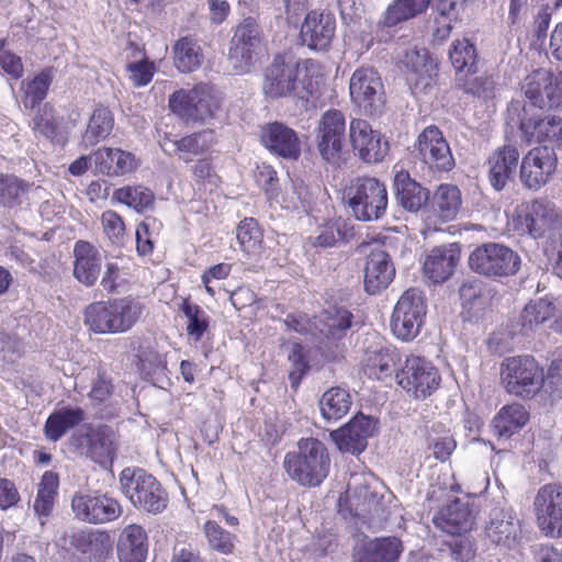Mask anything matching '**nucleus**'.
Returning <instances> with one entry per match:
<instances>
[{"label": "nucleus", "mask_w": 562, "mask_h": 562, "mask_svg": "<svg viewBox=\"0 0 562 562\" xmlns=\"http://www.w3.org/2000/svg\"><path fill=\"white\" fill-rule=\"evenodd\" d=\"M283 467L302 486H317L328 475L330 458L325 445L315 438H302L295 451L285 454Z\"/></svg>", "instance_id": "1"}, {"label": "nucleus", "mask_w": 562, "mask_h": 562, "mask_svg": "<svg viewBox=\"0 0 562 562\" xmlns=\"http://www.w3.org/2000/svg\"><path fill=\"white\" fill-rule=\"evenodd\" d=\"M342 200L349 214L357 221H379L386 213L387 189L385 183L375 177H357L346 187Z\"/></svg>", "instance_id": "2"}, {"label": "nucleus", "mask_w": 562, "mask_h": 562, "mask_svg": "<svg viewBox=\"0 0 562 562\" xmlns=\"http://www.w3.org/2000/svg\"><path fill=\"white\" fill-rule=\"evenodd\" d=\"M143 308L142 303L132 297L95 302L87 306L85 324L97 334L125 333L136 324Z\"/></svg>", "instance_id": "3"}, {"label": "nucleus", "mask_w": 562, "mask_h": 562, "mask_svg": "<svg viewBox=\"0 0 562 562\" xmlns=\"http://www.w3.org/2000/svg\"><path fill=\"white\" fill-rule=\"evenodd\" d=\"M123 494L138 509L150 514L164 512L168 494L155 476L140 468H126L120 474Z\"/></svg>", "instance_id": "4"}, {"label": "nucleus", "mask_w": 562, "mask_h": 562, "mask_svg": "<svg viewBox=\"0 0 562 562\" xmlns=\"http://www.w3.org/2000/svg\"><path fill=\"white\" fill-rule=\"evenodd\" d=\"M501 379L505 390L522 400L533 398L543 387V369L531 356L506 358L501 366Z\"/></svg>", "instance_id": "5"}, {"label": "nucleus", "mask_w": 562, "mask_h": 562, "mask_svg": "<svg viewBox=\"0 0 562 562\" xmlns=\"http://www.w3.org/2000/svg\"><path fill=\"white\" fill-rule=\"evenodd\" d=\"M300 59L292 53L278 54L267 67L263 91L271 98L295 94L302 99L311 93L310 88L299 77Z\"/></svg>", "instance_id": "6"}, {"label": "nucleus", "mask_w": 562, "mask_h": 562, "mask_svg": "<svg viewBox=\"0 0 562 562\" xmlns=\"http://www.w3.org/2000/svg\"><path fill=\"white\" fill-rule=\"evenodd\" d=\"M68 445L102 467L111 465L116 453L115 434L105 425L81 426L69 437Z\"/></svg>", "instance_id": "7"}, {"label": "nucleus", "mask_w": 562, "mask_h": 562, "mask_svg": "<svg viewBox=\"0 0 562 562\" xmlns=\"http://www.w3.org/2000/svg\"><path fill=\"white\" fill-rule=\"evenodd\" d=\"M561 225L562 214L552 202L541 199L517 206L513 216L514 229L532 238H541Z\"/></svg>", "instance_id": "8"}, {"label": "nucleus", "mask_w": 562, "mask_h": 562, "mask_svg": "<svg viewBox=\"0 0 562 562\" xmlns=\"http://www.w3.org/2000/svg\"><path fill=\"white\" fill-rule=\"evenodd\" d=\"M427 305L423 292L412 288L398 299L391 318L394 336L403 341L417 337L424 324Z\"/></svg>", "instance_id": "9"}, {"label": "nucleus", "mask_w": 562, "mask_h": 562, "mask_svg": "<svg viewBox=\"0 0 562 562\" xmlns=\"http://www.w3.org/2000/svg\"><path fill=\"white\" fill-rule=\"evenodd\" d=\"M220 97L211 86L199 85L190 91L179 90L169 98V108L187 121H205L220 109Z\"/></svg>", "instance_id": "10"}, {"label": "nucleus", "mask_w": 562, "mask_h": 562, "mask_svg": "<svg viewBox=\"0 0 562 562\" xmlns=\"http://www.w3.org/2000/svg\"><path fill=\"white\" fill-rule=\"evenodd\" d=\"M262 31L252 18L244 19L234 30L228 49V63L237 74H247L256 61L262 44Z\"/></svg>", "instance_id": "11"}, {"label": "nucleus", "mask_w": 562, "mask_h": 562, "mask_svg": "<svg viewBox=\"0 0 562 562\" xmlns=\"http://www.w3.org/2000/svg\"><path fill=\"white\" fill-rule=\"evenodd\" d=\"M469 265L473 271L486 277H507L518 271L520 258L505 245L487 243L471 252Z\"/></svg>", "instance_id": "12"}, {"label": "nucleus", "mask_w": 562, "mask_h": 562, "mask_svg": "<svg viewBox=\"0 0 562 562\" xmlns=\"http://www.w3.org/2000/svg\"><path fill=\"white\" fill-rule=\"evenodd\" d=\"M351 101L368 115L382 113L385 93L382 78L373 67H360L349 82Z\"/></svg>", "instance_id": "13"}, {"label": "nucleus", "mask_w": 562, "mask_h": 562, "mask_svg": "<svg viewBox=\"0 0 562 562\" xmlns=\"http://www.w3.org/2000/svg\"><path fill=\"white\" fill-rule=\"evenodd\" d=\"M316 144L321 157L339 166L345 160L346 120L339 110H329L318 123Z\"/></svg>", "instance_id": "14"}, {"label": "nucleus", "mask_w": 562, "mask_h": 562, "mask_svg": "<svg viewBox=\"0 0 562 562\" xmlns=\"http://www.w3.org/2000/svg\"><path fill=\"white\" fill-rule=\"evenodd\" d=\"M397 383L417 400H424L438 389L440 375L425 358L411 356L396 373Z\"/></svg>", "instance_id": "15"}, {"label": "nucleus", "mask_w": 562, "mask_h": 562, "mask_svg": "<svg viewBox=\"0 0 562 562\" xmlns=\"http://www.w3.org/2000/svg\"><path fill=\"white\" fill-rule=\"evenodd\" d=\"M533 512L539 529L547 537H562V485L541 486L533 499Z\"/></svg>", "instance_id": "16"}, {"label": "nucleus", "mask_w": 562, "mask_h": 562, "mask_svg": "<svg viewBox=\"0 0 562 562\" xmlns=\"http://www.w3.org/2000/svg\"><path fill=\"white\" fill-rule=\"evenodd\" d=\"M398 63L414 93H426L435 86L437 64L427 49L407 48Z\"/></svg>", "instance_id": "17"}, {"label": "nucleus", "mask_w": 562, "mask_h": 562, "mask_svg": "<svg viewBox=\"0 0 562 562\" xmlns=\"http://www.w3.org/2000/svg\"><path fill=\"white\" fill-rule=\"evenodd\" d=\"M71 509L77 519L93 525L113 521L122 514L116 499L97 493H75Z\"/></svg>", "instance_id": "18"}, {"label": "nucleus", "mask_w": 562, "mask_h": 562, "mask_svg": "<svg viewBox=\"0 0 562 562\" xmlns=\"http://www.w3.org/2000/svg\"><path fill=\"white\" fill-rule=\"evenodd\" d=\"M415 151L416 156L430 169L449 172L456 166L449 143L435 125L426 127L419 134Z\"/></svg>", "instance_id": "19"}, {"label": "nucleus", "mask_w": 562, "mask_h": 562, "mask_svg": "<svg viewBox=\"0 0 562 562\" xmlns=\"http://www.w3.org/2000/svg\"><path fill=\"white\" fill-rule=\"evenodd\" d=\"M519 110H521L519 130L525 143L531 144L533 142L542 143L549 140L562 145L561 116L553 115L542 119L538 112L529 114V109L520 106V102H513L509 112H518Z\"/></svg>", "instance_id": "20"}, {"label": "nucleus", "mask_w": 562, "mask_h": 562, "mask_svg": "<svg viewBox=\"0 0 562 562\" xmlns=\"http://www.w3.org/2000/svg\"><path fill=\"white\" fill-rule=\"evenodd\" d=\"M484 533L492 544L504 550L514 549L521 535L520 519L512 507H495L488 514Z\"/></svg>", "instance_id": "21"}, {"label": "nucleus", "mask_w": 562, "mask_h": 562, "mask_svg": "<svg viewBox=\"0 0 562 562\" xmlns=\"http://www.w3.org/2000/svg\"><path fill=\"white\" fill-rule=\"evenodd\" d=\"M378 430V420L357 414L349 423L330 432V438L341 452L360 454L368 446V439Z\"/></svg>", "instance_id": "22"}, {"label": "nucleus", "mask_w": 562, "mask_h": 562, "mask_svg": "<svg viewBox=\"0 0 562 562\" xmlns=\"http://www.w3.org/2000/svg\"><path fill=\"white\" fill-rule=\"evenodd\" d=\"M349 137L355 153L367 164L382 161L389 151L387 142L366 120L355 119L350 122Z\"/></svg>", "instance_id": "23"}, {"label": "nucleus", "mask_w": 562, "mask_h": 562, "mask_svg": "<svg viewBox=\"0 0 562 562\" xmlns=\"http://www.w3.org/2000/svg\"><path fill=\"white\" fill-rule=\"evenodd\" d=\"M557 168L553 149L543 146L528 151L520 166V180L530 190L544 186Z\"/></svg>", "instance_id": "24"}, {"label": "nucleus", "mask_w": 562, "mask_h": 562, "mask_svg": "<svg viewBox=\"0 0 562 562\" xmlns=\"http://www.w3.org/2000/svg\"><path fill=\"white\" fill-rule=\"evenodd\" d=\"M46 198L45 190L14 175H0V205L7 209H29Z\"/></svg>", "instance_id": "25"}, {"label": "nucleus", "mask_w": 562, "mask_h": 562, "mask_svg": "<svg viewBox=\"0 0 562 562\" xmlns=\"http://www.w3.org/2000/svg\"><path fill=\"white\" fill-rule=\"evenodd\" d=\"M554 75L544 68L533 70L527 76L522 83V91L529 100L527 106L529 114L536 113L547 106L557 103V88H554Z\"/></svg>", "instance_id": "26"}, {"label": "nucleus", "mask_w": 562, "mask_h": 562, "mask_svg": "<svg viewBox=\"0 0 562 562\" xmlns=\"http://www.w3.org/2000/svg\"><path fill=\"white\" fill-rule=\"evenodd\" d=\"M336 19L325 11H311L302 26L300 37L311 49L327 50L335 36Z\"/></svg>", "instance_id": "27"}, {"label": "nucleus", "mask_w": 562, "mask_h": 562, "mask_svg": "<svg viewBox=\"0 0 562 562\" xmlns=\"http://www.w3.org/2000/svg\"><path fill=\"white\" fill-rule=\"evenodd\" d=\"M260 137L267 149L282 158L295 160L301 155V140L296 132L283 123L265 125Z\"/></svg>", "instance_id": "28"}, {"label": "nucleus", "mask_w": 562, "mask_h": 562, "mask_svg": "<svg viewBox=\"0 0 562 562\" xmlns=\"http://www.w3.org/2000/svg\"><path fill=\"white\" fill-rule=\"evenodd\" d=\"M68 539L70 547L92 562H105L113 550L111 536L101 530H76Z\"/></svg>", "instance_id": "29"}, {"label": "nucleus", "mask_w": 562, "mask_h": 562, "mask_svg": "<svg viewBox=\"0 0 562 562\" xmlns=\"http://www.w3.org/2000/svg\"><path fill=\"white\" fill-rule=\"evenodd\" d=\"M363 272L366 292L376 294L386 289L393 281L395 268L389 254L378 248L368 255Z\"/></svg>", "instance_id": "30"}, {"label": "nucleus", "mask_w": 562, "mask_h": 562, "mask_svg": "<svg viewBox=\"0 0 562 562\" xmlns=\"http://www.w3.org/2000/svg\"><path fill=\"white\" fill-rule=\"evenodd\" d=\"M551 302L540 299L530 301L525 308L507 323V330L512 337L529 336L535 329L554 315Z\"/></svg>", "instance_id": "31"}, {"label": "nucleus", "mask_w": 562, "mask_h": 562, "mask_svg": "<svg viewBox=\"0 0 562 562\" xmlns=\"http://www.w3.org/2000/svg\"><path fill=\"white\" fill-rule=\"evenodd\" d=\"M74 277L83 285L97 283L102 269V254L91 243L78 240L74 247Z\"/></svg>", "instance_id": "32"}, {"label": "nucleus", "mask_w": 562, "mask_h": 562, "mask_svg": "<svg viewBox=\"0 0 562 562\" xmlns=\"http://www.w3.org/2000/svg\"><path fill=\"white\" fill-rule=\"evenodd\" d=\"M475 516L468 502L454 499L434 516L432 522L442 531L451 535H463L474 525Z\"/></svg>", "instance_id": "33"}, {"label": "nucleus", "mask_w": 562, "mask_h": 562, "mask_svg": "<svg viewBox=\"0 0 562 562\" xmlns=\"http://www.w3.org/2000/svg\"><path fill=\"white\" fill-rule=\"evenodd\" d=\"M352 313L344 306H329L313 318L317 340H339L352 325Z\"/></svg>", "instance_id": "34"}, {"label": "nucleus", "mask_w": 562, "mask_h": 562, "mask_svg": "<svg viewBox=\"0 0 562 562\" xmlns=\"http://www.w3.org/2000/svg\"><path fill=\"white\" fill-rule=\"evenodd\" d=\"M459 260L460 247L457 244L435 247L424 261V274L434 283L445 282L453 274Z\"/></svg>", "instance_id": "35"}, {"label": "nucleus", "mask_w": 562, "mask_h": 562, "mask_svg": "<svg viewBox=\"0 0 562 562\" xmlns=\"http://www.w3.org/2000/svg\"><path fill=\"white\" fill-rule=\"evenodd\" d=\"M519 151L513 145L497 148L488 158V179L496 191H502L516 175Z\"/></svg>", "instance_id": "36"}, {"label": "nucleus", "mask_w": 562, "mask_h": 562, "mask_svg": "<svg viewBox=\"0 0 562 562\" xmlns=\"http://www.w3.org/2000/svg\"><path fill=\"white\" fill-rule=\"evenodd\" d=\"M212 132L203 131L177 139L166 134L159 145L164 153L169 156L178 155L186 162L192 161L194 157L202 155L211 145Z\"/></svg>", "instance_id": "37"}, {"label": "nucleus", "mask_w": 562, "mask_h": 562, "mask_svg": "<svg viewBox=\"0 0 562 562\" xmlns=\"http://www.w3.org/2000/svg\"><path fill=\"white\" fill-rule=\"evenodd\" d=\"M93 161L95 168L109 177L124 176L138 166L137 159L131 151L105 146L93 151Z\"/></svg>", "instance_id": "38"}, {"label": "nucleus", "mask_w": 562, "mask_h": 562, "mask_svg": "<svg viewBox=\"0 0 562 562\" xmlns=\"http://www.w3.org/2000/svg\"><path fill=\"white\" fill-rule=\"evenodd\" d=\"M393 187L396 202L408 212L419 211L429 199V191L411 178L405 170L395 173Z\"/></svg>", "instance_id": "39"}, {"label": "nucleus", "mask_w": 562, "mask_h": 562, "mask_svg": "<svg viewBox=\"0 0 562 562\" xmlns=\"http://www.w3.org/2000/svg\"><path fill=\"white\" fill-rule=\"evenodd\" d=\"M396 537L378 538L362 542L353 553L355 562H394L402 552Z\"/></svg>", "instance_id": "40"}, {"label": "nucleus", "mask_w": 562, "mask_h": 562, "mask_svg": "<svg viewBox=\"0 0 562 562\" xmlns=\"http://www.w3.org/2000/svg\"><path fill=\"white\" fill-rule=\"evenodd\" d=\"M120 562H145L147 557V535L142 526L128 525L120 533L117 540Z\"/></svg>", "instance_id": "41"}, {"label": "nucleus", "mask_w": 562, "mask_h": 562, "mask_svg": "<svg viewBox=\"0 0 562 562\" xmlns=\"http://www.w3.org/2000/svg\"><path fill=\"white\" fill-rule=\"evenodd\" d=\"M400 360V355L394 348L376 345L366 350L362 369L368 376L380 380L391 376Z\"/></svg>", "instance_id": "42"}, {"label": "nucleus", "mask_w": 562, "mask_h": 562, "mask_svg": "<svg viewBox=\"0 0 562 562\" xmlns=\"http://www.w3.org/2000/svg\"><path fill=\"white\" fill-rule=\"evenodd\" d=\"M529 420V412L522 404L513 403L501 408L492 420V431L499 440H507Z\"/></svg>", "instance_id": "43"}, {"label": "nucleus", "mask_w": 562, "mask_h": 562, "mask_svg": "<svg viewBox=\"0 0 562 562\" xmlns=\"http://www.w3.org/2000/svg\"><path fill=\"white\" fill-rule=\"evenodd\" d=\"M32 128L36 135L54 144L64 145L67 142L64 119L49 104H45L34 115Z\"/></svg>", "instance_id": "44"}, {"label": "nucleus", "mask_w": 562, "mask_h": 562, "mask_svg": "<svg viewBox=\"0 0 562 562\" xmlns=\"http://www.w3.org/2000/svg\"><path fill=\"white\" fill-rule=\"evenodd\" d=\"M86 418L81 407H63L53 412L45 423V436L50 441L59 440L69 429L76 427Z\"/></svg>", "instance_id": "45"}, {"label": "nucleus", "mask_w": 562, "mask_h": 562, "mask_svg": "<svg viewBox=\"0 0 562 562\" xmlns=\"http://www.w3.org/2000/svg\"><path fill=\"white\" fill-rule=\"evenodd\" d=\"M175 66L181 72H191L200 68L204 54L198 40L191 36L179 38L173 45Z\"/></svg>", "instance_id": "46"}, {"label": "nucleus", "mask_w": 562, "mask_h": 562, "mask_svg": "<svg viewBox=\"0 0 562 562\" xmlns=\"http://www.w3.org/2000/svg\"><path fill=\"white\" fill-rule=\"evenodd\" d=\"M114 119L105 106H98L90 116L87 128L81 137L80 145L87 149L105 139L113 130Z\"/></svg>", "instance_id": "47"}, {"label": "nucleus", "mask_w": 562, "mask_h": 562, "mask_svg": "<svg viewBox=\"0 0 562 562\" xmlns=\"http://www.w3.org/2000/svg\"><path fill=\"white\" fill-rule=\"evenodd\" d=\"M352 404L349 392L342 387L327 390L319 400L321 414L327 422H337L350 409Z\"/></svg>", "instance_id": "48"}, {"label": "nucleus", "mask_w": 562, "mask_h": 562, "mask_svg": "<svg viewBox=\"0 0 562 562\" xmlns=\"http://www.w3.org/2000/svg\"><path fill=\"white\" fill-rule=\"evenodd\" d=\"M353 236V228L345 220L337 218L325 223L316 231V235L311 237L313 247L330 248L340 241L348 240Z\"/></svg>", "instance_id": "49"}, {"label": "nucleus", "mask_w": 562, "mask_h": 562, "mask_svg": "<svg viewBox=\"0 0 562 562\" xmlns=\"http://www.w3.org/2000/svg\"><path fill=\"white\" fill-rule=\"evenodd\" d=\"M58 474L46 471L37 485V494L33 505L38 517H48L52 514L58 494Z\"/></svg>", "instance_id": "50"}, {"label": "nucleus", "mask_w": 562, "mask_h": 562, "mask_svg": "<svg viewBox=\"0 0 562 562\" xmlns=\"http://www.w3.org/2000/svg\"><path fill=\"white\" fill-rule=\"evenodd\" d=\"M113 199L132 207L137 213L153 210L155 205L154 192L142 184L119 188L114 191Z\"/></svg>", "instance_id": "51"}, {"label": "nucleus", "mask_w": 562, "mask_h": 562, "mask_svg": "<svg viewBox=\"0 0 562 562\" xmlns=\"http://www.w3.org/2000/svg\"><path fill=\"white\" fill-rule=\"evenodd\" d=\"M426 440L427 451H431L432 457L440 462L449 460L457 447L453 435L441 423L431 425Z\"/></svg>", "instance_id": "52"}, {"label": "nucleus", "mask_w": 562, "mask_h": 562, "mask_svg": "<svg viewBox=\"0 0 562 562\" xmlns=\"http://www.w3.org/2000/svg\"><path fill=\"white\" fill-rule=\"evenodd\" d=\"M429 3L430 0H395L387 7L381 23L386 27L395 26L422 14Z\"/></svg>", "instance_id": "53"}, {"label": "nucleus", "mask_w": 562, "mask_h": 562, "mask_svg": "<svg viewBox=\"0 0 562 562\" xmlns=\"http://www.w3.org/2000/svg\"><path fill=\"white\" fill-rule=\"evenodd\" d=\"M476 49L468 40H457L449 50V58L452 66L460 76L474 75L476 72Z\"/></svg>", "instance_id": "54"}, {"label": "nucleus", "mask_w": 562, "mask_h": 562, "mask_svg": "<svg viewBox=\"0 0 562 562\" xmlns=\"http://www.w3.org/2000/svg\"><path fill=\"white\" fill-rule=\"evenodd\" d=\"M434 204L439 217L445 221L456 218L461 207V192L452 184H441L434 195Z\"/></svg>", "instance_id": "55"}, {"label": "nucleus", "mask_w": 562, "mask_h": 562, "mask_svg": "<svg viewBox=\"0 0 562 562\" xmlns=\"http://www.w3.org/2000/svg\"><path fill=\"white\" fill-rule=\"evenodd\" d=\"M262 232L255 218L243 220L237 227V239L241 250L249 255L260 254L262 248Z\"/></svg>", "instance_id": "56"}, {"label": "nucleus", "mask_w": 562, "mask_h": 562, "mask_svg": "<svg viewBox=\"0 0 562 562\" xmlns=\"http://www.w3.org/2000/svg\"><path fill=\"white\" fill-rule=\"evenodd\" d=\"M131 347L133 351H135V357L138 359L139 369L144 373L153 375L162 372L166 369V362L161 355L149 345H146L143 340H133L131 342Z\"/></svg>", "instance_id": "57"}, {"label": "nucleus", "mask_w": 562, "mask_h": 562, "mask_svg": "<svg viewBox=\"0 0 562 562\" xmlns=\"http://www.w3.org/2000/svg\"><path fill=\"white\" fill-rule=\"evenodd\" d=\"M203 531L212 550L222 554L233 553L236 541L234 533L226 531L214 520H207L204 524Z\"/></svg>", "instance_id": "58"}, {"label": "nucleus", "mask_w": 562, "mask_h": 562, "mask_svg": "<svg viewBox=\"0 0 562 562\" xmlns=\"http://www.w3.org/2000/svg\"><path fill=\"white\" fill-rule=\"evenodd\" d=\"M459 293L463 310L469 314V317H477L486 304L482 283L477 280L467 281L460 286Z\"/></svg>", "instance_id": "59"}, {"label": "nucleus", "mask_w": 562, "mask_h": 562, "mask_svg": "<svg viewBox=\"0 0 562 562\" xmlns=\"http://www.w3.org/2000/svg\"><path fill=\"white\" fill-rule=\"evenodd\" d=\"M50 82L52 76L48 70L40 72L26 83L23 81L22 86L24 89V106L33 109L38 105L46 98Z\"/></svg>", "instance_id": "60"}, {"label": "nucleus", "mask_w": 562, "mask_h": 562, "mask_svg": "<svg viewBox=\"0 0 562 562\" xmlns=\"http://www.w3.org/2000/svg\"><path fill=\"white\" fill-rule=\"evenodd\" d=\"M188 319L187 333L194 341H199L209 327V318L204 311L196 304L184 300L181 307Z\"/></svg>", "instance_id": "61"}, {"label": "nucleus", "mask_w": 562, "mask_h": 562, "mask_svg": "<svg viewBox=\"0 0 562 562\" xmlns=\"http://www.w3.org/2000/svg\"><path fill=\"white\" fill-rule=\"evenodd\" d=\"M458 85L467 93L477 97L490 98L493 92L494 81L486 75L473 77V75H463L458 78Z\"/></svg>", "instance_id": "62"}, {"label": "nucleus", "mask_w": 562, "mask_h": 562, "mask_svg": "<svg viewBox=\"0 0 562 562\" xmlns=\"http://www.w3.org/2000/svg\"><path fill=\"white\" fill-rule=\"evenodd\" d=\"M161 227V223L157 222L154 217H146L144 222H142L136 229V244L137 251L140 255H147L151 252L154 248L153 233L150 229Z\"/></svg>", "instance_id": "63"}, {"label": "nucleus", "mask_w": 562, "mask_h": 562, "mask_svg": "<svg viewBox=\"0 0 562 562\" xmlns=\"http://www.w3.org/2000/svg\"><path fill=\"white\" fill-rule=\"evenodd\" d=\"M292 369L289 372V379L292 387L296 389L301 379L308 369V363L303 355V347L300 344H293L288 356Z\"/></svg>", "instance_id": "64"}]
</instances>
